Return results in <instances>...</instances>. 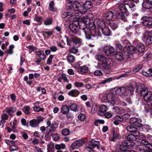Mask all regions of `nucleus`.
Listing matches in <instances>:
<instances>
[{"mask_svg":"<svg viewBox=\"0 0 152 152\" xmlns=\"http://www.w3.org/2000/svg\"><path fill=\"white\" fill-rule=\"evenodd\" d=\"M132 18L135 19H138L140 18V17L139 16V15L137 13H133L132 14Z\"/></svg>","mask_w":152,"mask_h":152,"instance_id":"obj_63","label":"nucleus"},{"mask_svg":"<svg viewBox=\"0 0 152 152\" xmlns=\"http://www.w3.org/2000/svg\"><path fill=\"white\" fill-rule=\"evenodd\" d=\"M113 80V78L112 77H110L108 78H107L104 80H103L101 82H99L98 84L96 86V88H99V85L104 84L106 83H108Z\"/></svg>","mask_w":152,"mask_h":152,"instance_id":"obj_25","label":"nucleus"},{"mask_svg":"<svg viewBox=\"0 0 152 152\" xmlns=\"http://www.w3.org/2000/svg\"><path fill=\"white\" fill-rule=\"evenodd\" d=\"M138 136H136L135 134H130L128 135L127 139L131 142V141L135 140L137 139V137Z\"/></svg>","mask_w":152,"mask_h":152,"instance_id":"obj_38","label":"nucleus"},{"mask_svg":"<svg viewBox=\"0 0 152 152\" xmlns=\"http://www.w3.org/2000/svg\"><path fill=\"white\" fill-rule=\"evenodd\" d=\"M124 2V4H121L119 6V9L121 12L124 13L127 16L128 15L127 8L129 7L130 8H132L135 6V4L133 3H131L130 2H127L125 0Z\"/></svg>","mask_w":152,"mask_h":152,"instance_id":"obj_3","label":"nucleus"},{"mask_svg":"<svg viewBox=\"0 0 152 152\" xmlns=\"http://www.w3.org/2000/svg\"><path fill=\"white\" fill-rule=\"evenodd\" d=\"M33 109L34 111L37 112H39V111H43L44 110V108L40 107L39 105L37 106V107H34Z\"/></svg>","mask_w":152,"mask_h":152,"instance_id":"obj_57","label":"nucleus"},{"mask_svg":"<svg viewBox=\"0 0 152 152\" xmlns=\"http://www.w3.org/2000/svg\"><path fill=\"white\" fill-rule=\"evenodd\" d=\"M142 64H139L134 69L133 71L135 72H137L142 68Z\"/></svg>","mask_w":152,"mask_h":152,"instance_id":"obj_56","label":"nucleus"},{"mask_svg":"<svg viewBox=\"0 0 152 152\" xmlns=\"http://www.w3.org/2000/svg\"><path fill=\"white\" fill-rule=\"evenodd\" d=\"M10 149L11 151H15L18 149L17 146L15 145H12L10 146Z\"/></svg>","mask_w":152,"mask_h":152,"instance_id":"obj_61","label":"nucleus"},{"mask_svg":"<svg viewBox=\"0 0 152 152\" xmlns=\"http://www.w3.org/2000/svg\"><path fill=\"white\" fill-rule=\"evenodd\" d=\"M84 32L86 38L88 39L94 40V42L96 41L99 37L101 36V33L98 29H96L94 34L92 36L91 31L89 28H86Z\"/></svg>","mask_w":152,"mask_h":152,"instance_id":"obj_1","label":"nucleus"},{"mask_svg":"<svg viewBox=\"0 0 152 152\" xmlns=\"http://www.w3.org/2000/svg\"><path fill=\"white\" fill-rule=\"evenodd\" d=\"M75 86L77 87H81L83 85V84L82 82H76L74 83Z\"/></svg>","mask_w":152,"mask_h":152,"instance_id":"obj_59","label":"nucleus"},{"mask_svg":"<svg viewBox=\"0 0 152 152\" xmlns=\"http://www.w3.org/2000/svg\"><path fill=\"white\" fill-rule=\"evenodd\" d=\"M112 111L113 112L115 113L118 114L120 111V108L117 106L113 107L112 108Z\"/></svg>","mask_w":152,"mask_h":152,"instance_id":"obj_50","label":"nucleus"},{"mask_svg":"<svg viewBox=\"0 0 152 152\" xmlns=\"http://www.w3.org/2000/svg\"><path fill=\"white\" fill-rule=\"evenodd\" d=\"M143 39L147 45H148L152 43V36L144 37Z\"/></svg>","mask_w":152,"mask_h":152,"instance_id":"obj_31","label":"nucleus"},{"mask_svg":"<svg viewBox=\"0 0 152 152\" xmlns=\"http://www.w3.org/2000/svg\"><path fill=\"white\" fill-rule=\"evenodd\" d=\"M109 26L113 30H114L118 27V25L116 23L113 22V21H111L109 23Z\"/></svg>","mask_w":152,"mask_h":152,"instance_id":"obj_45","label":"nucleus"},{"mask_svg":"<svg viewBox=\"0 0 152 152\" xmlns=\"http://www.w3.org/2000/svg\"><path fill=\"white\" fill-rule=\"evenodd\" d=\"M142 6L145 9H150L152 7V0H144Z\"/></svg>","mask_w":152,"mask_h":152,"instance_id":"obj_16","label":"nucleus"},{"mask_svg":"<svg viewBox=\"0 0 152 152\" xmlns=\"http://www.w3.org/2000/svg\"><path fill=\"white\" fill-rule=\"evenodd\" d=\"M137 127L135 126L129 125L126 127V129L129 132L134 133L136 136H138L140 133Z\"/></svg>","mask_w":152,"mask_h":152,"instance_id":"obj_10","label":"nucleus"},{"mask_svg":"<svg viewBox=\"0 0 152 152\" xmlns=\"http://www.w3.org/2000/svg\"><path fill=\"white\" fill-rule=\"evenodd\" d=\"M53 137L54 138V140L55 141H57L60 138V136L58 134H55L53 135Z\"/></svg>","mask_w":152,"mask_h":152,"instance_id":"obj_60","label":"nucleus"},{"mask_svg":"<svg viewBox=\"0 0 152 152\" xmlns=\"http://www.w3.org/2000/svg\"><path fill=\"white\" fill-rule=\"evenodd\" d=\"M129 122L132 125L136 126L137 127L141 126V124L140 123V120L135 117L131 118L129 121Z\"/></svg>","mask_w":152,"mask_h":152,"instance_id":"obj_12","label":"nucleus"},{"mask_svg":"<svg viewBox=\"0 0 152 152\" xmlns=\"http://www.w3.org/2000/svg\"><path fill=\"white\" fill-rule=\"evenodd\" d=\"M99 145L100 143L99 141L92 140L88 144L87 146L85 148V150L88 151L89 152H94L93 149L96 147L99 149Z\"/></svg>","mask_w":152,"mask_h":152,"instance_id":"obj_5","label":"nucleus"},{"mask_svg":"<svg viewBox=\"0 0 152 152\" xmlns=\"http://www.w3.org/2000/svg\"><path fill=\"white\" fill-rule=\"evenodd\" d=\"M71 39L72 42L76 44H80L82 43V40L76 37L72 36L71 37Z\"/></svg>","mask_w":152,"mask_h":152,"instance_id":"obj_29","label":"nucleus"},{"mask_svg":"<svg viewBox=\"0 0 152 152\" xmlns=\"http://www.w3.org/2000/svg\"><path fill=\"white\" fill-rule=\"evenodd\" d=\"M61 133L63 135L66 136L69 134L70 131L69 130L67 129H64L62 130Z\"/></svg>","mask_w":152,"mask_h":152,"instance_id":"obj_49","label":"nucleus"},{"mask_svg":"<svg viewBox=\"0 0 152 152\" xmlns=\"http://www.w3.org/2000/svg\"><path fill=\"white\" fill-rule=\"evenodd\" d=\"M79 24L80 29L83 30L84 31H85L86 28H88L86 27L87 26V23L84 20L79 22Z\"/></svg>","mask_w":152,"mask_h":152,"instance_id":"obj_32","label":"nucleus"},{"mask_svg":"<svg viewBox=\"0 0 152 152\" xmlns=\"http://www.w3.org/2000/svg\"><path fill=\"white\" fill-rule=\"evenodd\" d=\"M103 98L105 102L110 103L112 105L115 104L116 101L115 94L112 93L105 94L103 96Z\"/></svg>","mask_w":152,"mask_h":152,"instance_id":"obj_4","label":"nucleus"},{"mask_svg":"<svg viewBox=\"0 0 152 152\" xmlns=\"http://www.w3.org/2000/svg\"><path fill=\"white\" fill-rule=\"evenodd\" d=\"M88 71V67L85 66H81L79 69V72L81 74H83L87 73Z\"/></svg>","mask_w":152,"mask_h":152,"instance_id":"obj_33","label":"nucleus"},{"mask_svg":"<svg viewBox=\"0 0 152 152\" xmlns=\"http://www.w3.org/2000/svg\"><path fill=\"white\" fill-rule=\"evenodd\" d=\"M137 145H140L142 143L143 145H147V146H148V145L149 144L148 142L145 139L142 140V141H137Z\"/></svg>","mask_w":152,"mask_h":152,"instance_id":"obj_41","label":"nucleus"},{"mask_svg":"<svg viewBox=\"0 0 152 152\" xmlns=\"http://www.w3.org/2000/svg\"><path fill=\"white\" fill-rule=\"evenodd\" d=\"M63 18H66L67 20L70 21H72L74 18V15L70 12H64L61 15Z\"/></svg>","mask_w":152,"mask_h":152,"instance_id":"obj_17","label":"nucleus"},{"mask_svg":"<svg viewBox=\"0 0 152 152\" xmlns=\"http://www.w3.org/2000/svg\"><path fill=\"white\" fill-rule=\"evenodd\" d=\"M128 90L130 91V93L131 95L134 94V91L135 89V87L132 85H130L127 86Z\"/></svg>","mask_w":152,"mask_h":152,"instance_id":"obj_48","label":"nucleus"},{"mask_svg":"<svg viewBox=\"0 0 152 152\" xmlns=\"http://www.w3.org/2000/svg\"><path fill=\"white\" fill-rule=\"evenodd\" d=\"M115 59L118 61L121 62L124 59V55L123 52H117L115 54Z\"/></svg>","mask_w":152,"mask_h":152,"instance_id":"obj_14","label":"nucleus"},{"mask_svg":"<svg viewBox=\"0 0 152 152\" xmlns=\"http://www.w3.org/2000/svg\"><path fill=\"white\" fill-rule=\"evenodd\" d=\"M95 20L94 22H91L89 25V28L91 30H95L97 28L95 25Z\"/></svg>","mask_w":152,"mask_h":152,"instance_id":"obj_55","label":"nucleus"},{"mask_svg":"<svg viewBox=\"0 0 152 152\" xmlns=\"http://www.w3.org/2000/svg\"><path fill=\"white\" fill-rule=\"evenodd\" d=\"M124 13L122 12L117 13L116 14V18L125 21L127 20L126 16L124 14Z\"/></svg>","mask_w":152,"mask_h":152,"instance_id":"obj_22","label":"nucleus"},{"mask_svg":"<svg viewBox=\"0 0 152 152\" xmlns=\"http://www.w3.org/2000/svg\"><path fill=\"white\" fill-rule=\"evenodd\" d=\"M142 20V23L143 25L146 26L148 28H152V21L149 18L146 16H144L141 18Z\"/></svg>","mask_w":152,"mask_h":152,"instance_id":"obj_7","label":"nucleus"},{"mask_svg":"<svg viewBox=\"0 0 152 152\" xmlns=\"http://www.w3.org/2000/svg\"><path fill=\"white\" fill-rule=\"evenodd\" d=\"M72 1H68L66 5V8L68 10H72Z\"/></svg>","mask_w":152,"mask_h":152,"instance_id":"obj_39","label":"nucleus"},{"mask_svg":"<svg viewBox=\"0 0 152 152\" xmlns=\"http://www.w3.org/2000/svg\"><path fill=\"white\" fill-rule=\"evenodd\" d=\"M80 93V91L78 90L75 89H72L68 93V95L72 97H76Z\"/></svg>","mask_w":152,"mask_h":152,"instance_id":"obj_18","label":"nucleus"},{"mask_svg":"<svg viewBox=\"0 0 152 152\" xmlns=\"http://www.w3.org/2000/svg\"><path fill=\"white\" fill-rule=\"evenodd\" d=\"M77 52L78 49L75 47H73L71 48L69 50L70 52L75 54L77 53Z\"/></svg>","mask_w":152,"mask_h":152,"instance_id":"obj_64","label":"nucleus"},{"mask_svg":"<svg viewBox=\"0 0 152 152\" xmlns=\"http://www.w3.org/2000/svg\"><path fill=\"white\" fill-rule=\"evenodd\" d=\"M114 16V14L111 11L107 12L105 14L104 17L108 20H110L113 19Z\"/></svg>","mask_w":152,"mask_h":152,"instance_id":"obj_24","label":"nucleus"},{"mask_svg":"<svg viewBox=\"0 0 152 152\" xmlns=\"http://www.w3.org/2000/svg\"><path fill=\"white\" fill-rule=\"evenodd\" d=\"M85 142V141L83 140H77L72 143L71 148L73 150L77 149L83 145Z\"/></svg>","mask_w":152,"mask_h":152,"instance_id":"obj_8","label":"nucleus"},{"mask_svg":"<svg viewBox=\"0 0 152 152\" xmlns=\"http://www.w3.org/2000/svg\"><path fill=\"white\" fill-rule=\"evenodd\" d=\"M78 118L80 121H83L85 119L86 115L84 114L81 113L78 115Z\"/></svg>","mask_w":152,"mask_h":152,"instance_id":"obj_53","label":"nucleus"},{"mask_svg":"<svg viewBox=\"0 0 152 152\" xmlns=\"http://www.w3.org/2000/svg\"><path fill=\"white\" fill-rule=\"evenodd\" d=\"M127 91V88L125 87L118 88L115 90V93L116 94L121 96L124 94Z\"/></svg>","mask_w":152,"mask_h":152,"instance_id":"obj_15","label":"nucleus"},{"mask_svg":"<svg viewBox=\"0 0 152 152\" xmlns=\"http://www.w3.org/2000/svg\"><path fill=\"white\" fill-rule=\"evenodd\" d=\"M113 137L110 140L111 141L115 142L116 141V139H118L120 138V136L119 134L117 133L114 129H113L112 131Z\"/></svg>","mask_w":152,"mask_h":152,"instance_id":"obj_30","label":"nucleus"},{"mask_svg":"<svg viewBox=\"0 0 152 152\" xmlns=\"http://www.w3.org/2000/svg\"><path fill=\"white\" fill-rule=\"evenodd\" d=\"M130 115L128 113H125L121 116V118L123 120V121H125L129 117Z\"/></svg>","mask_w":152,"mask_h":152,"instance_id":"obj_54","label":"nucleus"},{"mask_svg":"<svg viewBox=\"0 0 152 152\" xmlns=\"http://www.w3.org/2000/svg\"><path fill=\"white\" fill-rule=\"evenodd\" d=\"M42 121V119L40 117H38L37 119H33L31 120L29 122V123L31 127H36Z\"/></svg>","mask_w":152,"mask_h":152,"instance_id":"obj_13","label":"nucleus"},{"mask_svg":"<svg viewBox=\"0 0 152 152\" xmlns=\"http://www.w3.org/2000/svg\"><path fill=\"white\" fill-rule=\"evenodd\" d=\"M67 60L69 62L71 63L74 62L75 60V58L73 55H69L67 56Z\"/></svg>","mask_w":152,"mask_h":152,"instance_id":"obj_42","label":"nucleus"},{"mask_svg":"<svg viewBox=\"0 0 152 152\" xmlns=\"http://www.w3.org/2000/svg\"><path fill=\"white\" fill-rule=\"evenodd\" d=\"M103 51L105 54L107 56H109L111 55L108 48H107V47H104V48Z\"/></svg>","mask_w":152,"mask_h":152,"instance_id":"obj_51","label":"nucleus"},{"mask_svg":"<svg viewBox=\"0 0 152 152\" xmlns=\"http://www.w3.org/2000/svg\"><path fill=\"white\" fill-rule=\"evenodd\" d=\"M94 75L96 76H101L102 75V72L99 70H97L94 72Z\"/></svg>","mask_w":152,"mask_h":152,"instance_id":"obj_62","label":"nucleus"},{"mask_svg":"<svg viewBox=\"0 0 152 152\" xmlns=\"http://www.w3.org/2000/svg\"><path fill=\"white\" fill-rule=\"evenodd\" d=\"M34 20L39 23H41L43 21L42 18L37 16V15L36 14L34 15Z\"/></svg>","mask_w":152,"mask_h":152,"instance_id":"obj_46","label":"nucleus"},{"mask_svg":"<svg viewBox=\"0 0 152 152\" xmlns=\"http://www.w3.org/2000/svg\"><path fill=\"white\" fill-rule=\"evenodd\" d=\"M128 52L130 54H133L135 53H137V50L133 45H129L126 47Z\"/></svg>","mask_w":152,"mask_h":152,"instance_id":"obj_19","label":"nucleus"},{"mask_svg":"<svg viewBox=\"0 0 152 152\" xmlns=\"http://www.w3.org/2000/svg\"><path fill=\"white\" fill-rule=\"evenodd\" d=\"M55 147L57 150H60L61 149H64L66 148V145L63 143L60 144H56L55 145Z\"/></svg>","mask_w":152,"mask_h":152,"instance_id":"obj_35","label":"nucleus"},{"mask_svg":"<svg viewBox=\"0 0 152 152\" xmlns=\"http://www.w3.org/2000/svg\"><path fill=\"white\" fill-rule=\"evenodd\" d=\"M112 65V60L110 58H107L106 61L102 62V63L99 64L98 65L101 69H109L111 68Z\"/></svg>","mask_w":152,"mask_h":152,"instance_id":"obj_6","label":"nucleus"},{"mask_svg":"<svg viewBox=\"0 0 152 152\" xmlns=\"http://www.w3.org/2000/svg\"><path fill=\"white\" fill-rule=\"evenodd\" d=\"M78 106L75 104H71L69 106V108L71 110L75 112L78 111Z\"/></svg>","mask_w":152,"mask_h":152,"instance_id":"obj_36","label":"nucleus"},{"mask_svg":"<svg viewBox=\"0 0 152 152\" xmlns=\"http://www.w3.org/2000/svg\"><path fill=\"white\" fill-rule=\"evenodd\" d=\"M93 4L91 1H88L86 2L83 5H82V6H83V8L86 10L85 13L86 12L87 10L90 9L92 7Z\"/></svg>","mask_w":152,"mask_h":152,"instance_id":"obj_21","label":"nucleus"},{"mask_svg":"<svg viewBox=\"0 0 152 152\" xmlns=\"http://www.w3.org/2000/svg\"><path fill=\"white\" fill-rule=\"evenodd\" d=\"M72 10L75 11V14L76 16H80L85 13L86 10L83 8V6L81 5L80 3L77 1L73 3Z\"/></svg>","mask_w":152,"mask_h":152,"instance_id":"obj_2","label":"nucleus"},{"mask_svg":"<svg viewBox=\"0 0 152 152\" xmlns=\"http://www.w3.org/2000/svg\"><path fill=\"white\" fill-rule=\"evenodd\" d=\"M61 110V113L64 115L67 114L69 111V107L65 105H62Z\"/></svg>","mask_w":152,"mask_h":152,"instance_id":"obj_27","label":"nucleus"},{"mask_svg":"<svg viewBox=\"0 0 152 152\" xmlns=\"http://www.w3.org/2000/svg\"><path fill=\"white\" fill-rule=\"evenodd\" d=\"M136 48L137 50V52L140 53L143 52L145 50V47L143 44L140 43H138L137 45L136 46Z\"/></svg>","mask_w":152,"mask_h":152,"instance_id":"obj_23","label":"nucleus"},{"mask_svg":"<svg viewBox=\"0 0 152 152\" xmlns=\"http://www.w3.org/2000/svg\"><path fill=\"white\" fill-rule=\"evenodd\" d=\"M52 23V19L50 18H49L44 21V24L45 26H49L51 25Z\"/></svg>","mask_w":152,"mask_h":152,"instance_id":"obj_43","label":"nucleus"},{"mask_svg":"<svg viewBox=\"0 0 152 152\" xmlns=\"http://www.w3.org/2000/svg\"><path fill=\"white\" fill-rule=\"evenodd\" d=\"M49 10L52 11H55L56 10V9L55 7V4L53 1H50L49 4Z\"/></svg>","mask_w":152,"mask_h":152,"instance_id":"obj_37","label":"nucleus"},{"mask_svg":"<svg viewBox=\"0 0 152 152\" xmlns=\"http://www.w3.org/2000/svg\"><path fill=\"white\" fill-rule=\"evenodd\" d=\"M129 41L127 40H125L123 42V45H121L119 41H115V42L116 48L119 50H123L124 48H126L127 46L126 44L128 43Z\"/></svg>","mask_w":152,"mask_h":152,"instance_id":"obj_11","label":"nucleus"},{"mask_svg":"<svg viewBox=\"0 0 152 152\" xmlns=\"http://www.w3.org/2000/svg\"><path fill=\"white\" fill-rule=\"evenodd\" d=\"M5 110L6 112L10 115L11 117H12L13 115V113L16 110V109L15 107H6Z\"/></svg>","mask_w":152,"mask_h":152,"instance_id":"obj_26","label":"nucleus"},{"mask_svg":"<svg viewBox=\"0 0 152 152\" xmlns=\"http://www.w3.org/2000/svg\"><path fill=\"white\" fill-rule=\"evenodd\" d=\"M103 34L105 36H108L110 35V31L109 28L105 26L104 27L101 29Z\"/></svg>","mask_w":152,"mask_h":152,"instance_id":"obj_20","label":"nucleus"},{"mask_svg":"<svg viewBox=\"0 0 152 152\" xmlns=\"http://www.w3.org/2000/svg\"><path fill=\"white\" fill-rule=\"evenodd\" d=\"M95 58L97 60L102 62L105 61L107 59V58L104 56L100 54L96 55Z\"/></svg>","mask_w":152,"mask_h":152,"instance_id":"obj_28","label":"nucleus"},{"mask_svg":"<svg viewBox=\"0 0 152 152\" xmlns=\"http://www.w3.org/2000/svg\"><path fill=\"white\" fill-rule=\"evenodd\" d=\"M95 25L97 28L101 29L105 26L104 21L102 19H96L95 20Z\"/></svg>","mask_w":152,"mask_h":152,"instance_id":"obj_9","label":"nucleus"},{"mask_svg":"<svg viewBox=\"0 0 152 152\" xmlns=\"http://www.w3.org/2000/svg\"><path fill=\"white\" fill-rule=\"evenodd\" d=\"M69 28L71 31L74 33H76L78 31V28L75 24H72L69 26Z\"/></svg>","mask_w":152,"mask_h":152,"instance_id":"obj_34","label":"nucleus"},{"mask_svg":"<svg viewBox=\"0 0 152 152\" xmlns=\"http://www.w3.org/2000/svg\"><path fill=\"white\" fill-rule=\"evenodd\" d=\"M124 145H126L128 148H130L131 147H133V145L132 144V142L128 140L124 141Z\"/></svg>","mask_w":152,"mask_h":152,"instance_id":"obj_44","label":"nucleus"},{"mask_svg":"<svg viewBox=\"0 0 152 152\" xmlns=\"http://www.w3.org/2000/svg\"><path fill=\"white\" fill-rule=\"evenodd\" d=\"M53 130L52 129H50L49 131L45 135V137L49 138L53 134Z\"/></svg>","mask_w":152,"mask_h":152,"instance_id":"obj_52","label":"nucleus"},{"mask_svg":"<svg viewBox=\"0 0 152 152\" xmlns=\"http://www.w3.org/2000/svg\"><path fill=\"white\" fill-rule=\"evenodd\" d=\"M23 112L26 114L29 115L30 113L29 110L30 109L29 106H25L22 108Z\"/></svg>","mask_w":152,"mask_h":152,"instance_id":"obj_40","label":"nucleus"},{"mask_svg":"<svg viewBox=\"0 0 152 152\" xmlns=\"http://www.w3.org/2000/svg\"><path fill=\"white\" fill-rule=\"evenodd\" d=\"M107 107L106 106L102 104L100 106L99 111L105 113L107 111Z\"/></svg>","mask_w":152,"mask_h":152,"instance_id":"obj_47","label":"nucleus"},{"mask_svg":"<svg viewBox=\"0 0 152 152\" xmlns=\"http://www.w3.org/2000/svg\"><path fill=\"white\" fill-rule=\"evenodd\" d=\"M54 57V55H50L48 59L47 60V64H51L52 61V60Z\"/></svg>","mask_w":152,"mask_h":152,"instance_id":"obj_58","label":"nucleus"}]
</instances>
